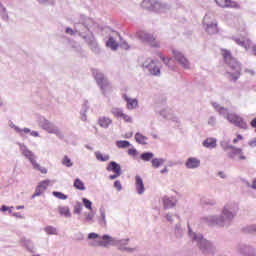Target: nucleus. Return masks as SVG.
<instances>
[{
    "instance_id": "1",
    "label": "nucleus",
    "mask_w": 256,
    "mask_h": 256,
    "mask_svg": "<svg viewBox=\"0 0 256 256\" xmlns=\"http://www.w3.org/2000/svg\"><path fill=\"white\" fill-rule=\"evenodd\" d=\"M221 55L225 63H227V65H229L231 69L235 71L234 74H230V77H232V81H237V79L241 77V65H239V62H237V60L233 57L231 51L227 49H222Z\"/></svg>"
},
{
    "instance_id": "2",
    "label": "nucleus",
    "mask_w": 256,
    "mask_h": 256,
    "mask_svg": "<svg viewBox=\"0 0 256 256\" xmlns=\"http://www.w3.org/2000/svg\"><path fill=\"white\" fill-rule=\"evenodd\" d=\"M93 75L95 81L97 82V85L100 86L102 93H107V91H111V83H109V80L105 78V75H103V73L94 70Z\"/></svg>"
},
{
    "instance_id": "3",
    "label": "nucleus",
    "mask_w": 256,
    "mask_h": 256,
    "mask_svg": "<svg viewBox=\"0 0 256 256\" xmlns=\"http://www.w3.org/2000/svg\"><path fill=\"white\" fill-rule=\"evenodd\" d=\"M22 155H24V157L30 161L33 169H36V171H40V173H42L43 175H47V168L41 167V165L37 163V160H35V154H33V152H31L27 148H23Z\"/></svg>"
},
{
    "instance_id": "4",
    "label": "nucleus",
    "mask_w": 256,
    "mask_h": 256,
    "mask_svg": "<svg viewBox=\"0 0 256 256\" xmlns=\"http://www.w3.org/2000/svg\"><path fill=\"white\" fill-rule=\"evenodd\" d=\"M227 119L229 123H232L233 125H235V127H238L239 129H243L244 131L249 129V125L247 124L245 119L237 114L230 113L227 115Z\"/></svg>"
},
{
    "instance_id": "5",
    "label": "nucleus",
    "mask_w": 256,
    "mask_h": 256,
    "mask_svg": "<svg viewBox=\"0 0 256 256\" xmlns=\"http://www.w3.org/2000/svg\"><path fill=\"white\" fill-rule=\"evenodd\" d=\"M143 67L149 69L152 75H159L161 73V65L159 61L148 58L144 63Z\"/></svg>"
},
{
    "instance_id": "6",
    "label": "nucleus",
    "mask_w": 256,
    "mask_h": 256,
    "mask_svg": "<svg viewBox=\"0 0 256 256\" xmlns=\"http://www.w3.org/2000/svg\"><path fill=\"white\" fill-rule=\"evenodd\" d=\"M40 127L45 131H48L49 133L57 135V137H63L61 130H59V128H57L55 125L50 123L49 120L47 119H43L40 121Z\"/></svg>"
},
{
    "instance_id": "7",
    "label": "nucleus",
    "mask_w": 256,
    "mask_h": 256,
    "mask_svg": "<svg viewBox=\"0 0 256 256\" xmlns=\"http://www.w3.org/2000/svg\"><path fill=\"white\" fill-rule=\"evenodd\" d=\"M215 3L218 7H222L223 9H239V3L233 0H215Z\"/></svg>"
},
{
    "instance_id": "8",
    "label": "nucleus",
    "mask_w": 256,
    "mask_h": 256,
    "mask_svg": "<svg viewBox=\"0 0 256 256\" xmlns=\"http://www.w3.org/2000/svg\"><path fill=\"white\" fill-rule=\"evenodd\" d=\"M174 59L183 67L184 69H189L190 63L189 60L186 59V57L183 55V53L178 51H173Z\"/></svg>"
},
{
    "instance_id": "9",
    "label": "nucleus",
    "mask_w": 256,
    "mask_h": 256,
    "mask_svg": "<svg viewBox=\"0 0 256 256\" xmlns=\"http://www.w3.org/2000/svg\"><path fill=\"white\" fill-rule=\"evenodd\" d=\"M49 183L51 181L49 180H43L41 181L38 186L36 187L35 193L32 195V198L35 199V197H40V195H43V193L47 190L49 187Z\"/></svg>"
},
{
    "instance_id": "10",
    "label": "nucleus",
    "mask_w": 256,
    "mask_h": 256,
    "mask_svg": "<svg viewBox=\"0 0 256 256\" xmlns=\"http://www.w3.org/2000/svg\"><path fill=\"white\" fill-rule=\"evenodd\" d=\"M140 37L144 43H148V45H151L152 47H159V41H157L153 35L142 33Z\"/></svg>"
},
{
    "instance_id": "11",
    "label": "nucleus",
    "mask_w": 256,
    "mask_h": 256,
    "mask_svg": "<svg viewBox=\"0 0 256 256\" xmlns=\"http://www.w3.org/2000/svg\"><path fill=\"white\" fill-rule=\"evenodd\" d=\"M235 156H238L240 161H245V159H247V156L245 154H243V149L237 148V147L234 148V151H231L228 153V157L230 159H234Z\"/></svg>"
},
{
    "instance_id": "12",
    "label": "nucleus",
    "mask_w": 256,
    "mask_h": 256,
    "mask_svg": "<svg viewBox=\"0 0 256 256\" xmlns=\"http://www.w3.org/2000/svg\"><path fill=\"white\" fill-rule=\"evenodd\" d=\"M135 187L138 195H143V193H145V184L143 183V178L139 175H136L135 177Z\"/></svg>"
},
{
    "instance_id": "13",
    "label": "nucleus",
    "mask_w": 256,
    "mask_h": 256,
    "mask_svg": "<svg viewBox=\"0 0 256 256\" xmlns=\"http://www.w3.org/2000/svg\"><path fill=\"white\" fill-rule=\"evenodd\" d=\"M113 123V120L111 118L106 117V116H101L98 118V125L102 127V129H107L109 128V125Z\"/></svg>"
},
{
    "instance_id": "14",
    "label": "nucleus",
    "mask_w": 256,
    "mask_h": 256,
    "mask_svg": "<svg viewBox=\"0 0 256 256\" xmlns=\"http://www.w3.org/2000/svg\"><path fill=\"white\" fill-rule=\"evenodd\" d=\"M162 201H163L164 209H173V207L177 205V200H175L174 198H169L167 196H164Z\"/></svg>"
},
{
    "instance_id": "15",
    "label": "nucleus",
    "mask_w": 256,
    "mask_h": 256,
    "mask_svg": "<svg viewBox=\"0 0 256 256\" xmlns=\"http://www.w3.org/2000/svg\"><path fill=\"white\" fill-rule=\"evenodd\" d=\"M199 165H201V160L193 157H190L186 162L187 169H197Z\"/></svg>"
},
{
    "instance_id": "16",
    "label": "nucleus",
    "mask_w": 256,
    "mask_h": 256,
    "mask_svg": "<svg viewBox=\"0 0 256 256\" xmlns=\"http://www.w3.org/2000/svg\"><path fill=\"white\" fill-rule=\"evenodd\" d=\"M123 99L126 101L127 109L129 110L135 109L139 105L137 99L128 98L125 94L123 95Z\"/></svg>"
},
{
    "instance_id": "17",
    "label": "nucleus",
    "mask_w": 256,
    "mask_h": 256,
    "mask_svg": "<svg viewBox=\"0 0 256 256\" xmlns=\"http://www.w3.org/2000/svg\"><path fill=\"white\" fill-rule=\"evenodd\" d=\"M203 146L207 147L208 149H215V147H217V139L207 138L206 140H204Z\"/></svg>"
},
{
    "instance_id": "18",
    "label": "nucleus",
    "mask_w": 256,
    "mask_h": 256,
    "mask_svg": "<svg viewBox=\"0 0 256 256\" xmlns=\"http://www.w3.org/2000/svg\"><path fill=\"white\" fill-rule=\"evenodd\" d=\"M107 171H112L113 173L121 174V166L117 162H110L107 166Z\"/></svg>"
},
{
    "instance_id": "19",
    "label": "nucleus",
    "mask_w": 256,
    "mask_h": 256,
    "mask_svg": "<svg viewBox=\"0 0 256 256\" xmlns=\"http://www.w3.org/2000/svg\"><path fill=\"white\" fill-rule=\"evenodd\" d=\"M206 31L209 35H215L219 33V28L217 27V23H211L206 25Z\"/></svg>"
},
{
    "instance_id": "20",
    "label": "nucleus",
    "mask_w": 256,
    "mask_h": 256,
    "mask_svg": "<svg viewBox=\"0 0 256 256\" xmlns=\"http://www.w3.org/2000/svg\"><path fill=\"white\" fill-rule=\"evenodd\" d=\"M135 140L137 143H139L140 145H147V141H148V138L147 136L137 132L135 134Z\"/></svg>"
},
{
    "instance_id": "21",
    "label": "nucleus",
    "mask_w": 256,
    "mask_h": 256,
    "mask_svg": "<svg viewBox=\"0 0 256 256\" xmlns=\"http://www.w3.org/2000/svg\"><path fill=\"white\" fill-rule=\"evenodd\" d=\"M58 212L63 217H71V210H69V207H67V206H59Z\"/></svg>"
},
{
    "instance_id": "22",
    "label": "nucleus",
    "mask_w": 256,
    "mask_h": 256,
    "mask_svg": "<svg viewBox=\"0 0 256 256\" xmlns=\"http://www.w3.org/2000/svg\"><path fill=\"white\" fill-rule=\"evenodd\" d=\"M106 46L110 47L113 51H116L117 47H119V44L113 39V37H110L108 41L106 42Z\"/></svg>"
},
{
    "instance_id": "23",
    "label": "nucleus",
    "mask_w": 256,
    "mask_h": 256,
    "mask_svg": "<svg viewBox=\"0 0 256 256\" xmlns=\"http://www.w3.org/2000/svg\"><path fill=\"white\" fill-rule=\"evenodd\" d=\"M165 163V160L163 158H154L152 159V167L155 169L161 167Z\"/></svg>"
},
{
    "instance_id": "24",
    "label": "nucleus",
    "mask_w": 256,
    "mask_h": 256,
    "mask_svg": "<svg viewBox=\"0 0 256 256\" xmlns=\"http://www.w3.org/2000/svg\"><path fill=\"white\" fill-rule=\"evenodd\" d=\"M74 187L75 189H78L79 191H85V183H83V181H81V179L77 178L74 181Z\"/></svg>"
},
{
    "instance_id": "25",
    "label": "nucleus",
    "mask_w": 256,
    "mask_h": 256,
    "mask_svg": "<svg viewBox=\"0 0 256 256\" xmlns=\"http://www.w3.org/2000/svg\"><path fill=\"white\" fill-rule=\"evenodd\" d=\"M220 145H221L223 151H229V150L235 151V148H236L235 146L230 145V143L227 141H222L220 143Z\"/></svg>"
},
{
    "instance_id": "26",
    "label": "nucleus",
    "mask_w": 256,
    "mask_h": 256,
    "mask_svg": "<svg viewBox=\"0 0 256 256\" xmlns=\"http://www.w3.org/2000/svg\"><path fill=\"white\" fill-rule=\"evenodd\" d=\"M131 143H129V141L127 140H120L117 142V147H119V149H127V147H130Z\"/></svg>"
},
{
    "instance_id": "27",
    "label": "nucleus",
    "mask_w": 256,
    "mask_h": 256,
    "mask_svg": "<svg viewBox=\"0 0 256 256\" xmlns=\"http://www.w3.org/2000/svg\"><path fill=\"white\" fill-rule=\"evenodd\" d=\"M153 157H154L153 152H145V153L141 154V156H140L142 161H151V159H153Z\"/></svg>"
},
{
    "instance_id": "28",
    "label": "nucleus",
    "mask_w": 256,
    "mask_h": 256,
    "mask_svg": "<svg viewBox=\"0 0 256 256\" xmlns=\"http://www.w3.org/2000/svg\"><path fill=\"white\" fill-rule=\"evenodd\" d=\"M44 231L47 233V235H57V228L53 226H46Z\"/></svg>"
},
{
    "instance_id": "29",
    "label": "nucleus",
    "mask_w": 256,
    "mask_h": 256,
    "mask_svg": "<svg viewBox=\"0 0 256 256\" xmlns=\"http://www.w3.org/2000/svg\"><path fill=\"white\" fill-rule=\"evenodd\" d=\"M95 155L98 161H109V155L107 154L103 155L101 152H96Z\"/></svg>"
},
{
    "instance_id": "30",
    "label": "nucleus",
    "mask_w": 256,
    "mask_h": 256,
    "mask_svg": "<svg viewBox=\"0 0 256 256\" xmlns=\"http://www.w3.org/2000/svg\"><path fill=\"white\" fill-rule=\"evenodd\" d=\"M52 195L54 197H56L57 199H61L62 201H65L68 199V196L63 194V192L54 191V192H52Z\"/></svg>"
},
{
    "instance_id": "31",
    "label": "nucleus",
    "mask_w": 256,
    "mask_h": 256,
    "mask_svg": "<svg viewBox=\"0 0 256 256\" xmlns=\"http://www.w3.org/2000/svg\"><path fill=\"white\" fill-rule=\"evenodd\" d=\"M90 49L94 52H97L99 51V44L97 43L96 40H91L89 43H88Z\"/></svg>"
},
{
    "instance_id": "32",
    "label": "nucleus",
    "mask_w": 256,
    "mask_h": 256,
    "mask_svg": "<svg viewBox=\"0 0 256 256\" xmlns=\"http://www.w3.org/2000/svg\"><path fill=\"white\" fill-rule=\"evenodd\" d=\"M111 113L112 115H114V117L119 119L123 115V110H121L120 108H112Z\"/></svg>"
},
{
    "instance_id": "33",
    "label": "nucleus",
    "mask_w": 256,
    "mask_h": 256,
    "mask_svg": "<svg viewBox=\"0 0 256 256\" xmlns=\"http://www.w3.org/2000/svg\"><path fill=\"white\" fill-rule=\"evenodd\" d=\"M62 164L65 165V167H73V162H71L69 156H64Z\"/></svg>"
},
{
    "instance_id": "34",
    "label": "nucleus",
    "mask_w": 256,
    "mask_h": 256,
    "mask_svg": "<svg viewBox=\"0 0 256 256\" xmlns=\"http://www.w3.org/2000/svg\"><path fill=\"white\" fill-rule=\"evenodd\" d=\"M82 201H83L84 207H86V209H89V211H93V207H92L93 203L90 200H88L87 198H83Z\"/></svg>"
},
{
    "instance_id": "35",
    "label": "nucleus",
    "mask_w": 256,
    "mask_h": 256,
    "mask_svg": "<svg viewBox=\"0 0 256 256\" xmlns=\"http://www.w3.org/2000/svg\"><path fill=\"white\" fill-rule=\"evenodd\" d=\"M238 45H242L245 49H249L251 47V40L247 39L241 42H237Z\"/></svg>"
},
{
    "instance_id": "36",
    "label": "nucleus",
    "mask_w": 256,
    "mask_h": 256,
    "mask_svg": "<svg viewBox=\"0 0 256 256\" xmlns=\"http://www.w3.org/2000/svg\"><path fill=\"white\" fill-rule=\"evenodd\" d=\"M120 119H123L125 123H132L133 121V118H131V116L127 115L126 113H122V115L120 116Z\"/></svg>"
},
{
    "instance_id": "37",
    "label": "nucleus",
    "mask_w": 256,
    "mask_h": 256,
    "mask_svg": "<svg viewBox=\"0 0 256 256\" xmlns=\"http://www.w3.org/2000/svg\"><path fill=\"white\" fill-rule=\"evenodd\" d=\"M156 57H160V59H161L166 65H169V62L171 61V58H165V57H163V54H161V52L156 53Z\"/></svg>"
},
{
    "instance_id": "38",
    "label": "nucleus",
    "mask_w": 256,
    "mask_h": 256,
    "mask_svg": "<svg viewBox=\"0 0 256 256\" xmlns=\"http://www.w3.org/2000/svg\"><path fill=\"white\" fill-rule=\"evenodd\" d=\"M15 130L21 135V137H23V133H31L29 128L20 129L19 127H15Z\"/></svg>"
},
{
    "instance_id": "39",
    "label": "nucleus",
    "mask_w": 256,
    "mask_h": 256,
    "mask_svg": "<svg viewBox=\"0 0 256 256\" xmlns=\"http://www.w3.org/2000/svg\"><path fill=\"white\" fill-rule=\"evenodd\" d=\"M22 243L27 247V249L33 251V244L31 243V240H24L22 241Z\"/></svg>"
},
{
    "instance_id": "40",
    "label": "nucleus",
    "mask_w": 256,
    "mask_h": 256,
    "mask_svg": "<svg viewBox=\"0 0 256 256\" xmlns=\"http://www.w3.org/2000/svg\"><path fill=\"white\" fill-rule=\"evenodd\" d=\"M114 187H115V189H117V191H121L123 189V187L121 186V181H119V180H116L114 182Z\"/></svg>"
},
{
    "instance_id": "41",
    "label": "nucleus",
    "mask_w": 256,
    "mask_h": 256,
    "mask_svg": "<svg viewBox=\"0 0 256 256\" xmlns=\"http://www.w3.org/2000/svg\"><path fill=\"white\" fill-rule=\"evenodd\" d=\"M239 141H243V135H241V134H238L237 137L233 139L234 145H237V143H239Z\"/></svg>"
},
{
    "instance_id": "42",
    "label": "nucleus",
    "mask_w": 256,
    "mask_h": 256,
    "mask_svg": "<svg viewBox=\"0 0 256 256\" xmlns=\"http://www.w3.org/2000/svg\"><path fill=\"white\" fill-rule=\"evenodd\" d=\"M128 154H130L132 157H135V155H137V150L134 148H131L128 150Z\"/></svg>"
},
{
    "instance_id": "43",
    "label": "nucleus",
    "mask_w": 256,
    "mask_h": 256,
    "mask_svg": "<svg viewBox=\"0 0 256 256\" xmlns=\"http://www.w3.org/2000/svg\"><path fill=\"white\" fill-rule=\"evenodd\" d=\"M117 177H121V173H114V175L109 176V179L113 181L114 179H117Z\"/></svg>"
},
{
    "instance_id": "44",
    "label": "nucleus",
    "mask_w": 256,
    "mask_h": 256,
    "mask_svg": "<svg viewBox=\"0 0 256 256\" xmlns=\"http://www.w3.org/2000/svg\"><path fill=\"white\" fill-rule=\"evenodd\" d=\"M248 145L250 147H256V138H253L252 140L249 141Z\"/></svg>"
},
{
    "instance_id": "45",
    "label": "nucleus",
    "mask_w": 256,
    "mask_h": 256,
    "mask_svg": "<svg viewBox=\"0 0 256 256\" xmlns=\"http://www.w3.org/2000/svg\"><path fill=\"white\" fill-rule=\"evenodd\" d=\"M223 213L226 217H228L229 219H231V213L229 212V210L227 208H224Z\"/></svg>"
},
{
    "instance_id": "46",
    "label": "nucleus",
    "mask_w": 256,
    "mask_h": 256,
    "mask_svg": "<svg viewBox=\"0 0 256 256\" xmlns=\"http://www.w3.org/2000/svg\"><path fill=\"white\" fill-rule=\"evenodd\" d=\"M97 237H99V235L96 234V233H90V234L88 235V239H97Z\"/></svg>"
},
{
    "instance_id": "47",
    "label": "nucleus",
    "mask_w": 256,
    "mask_h": 256,
    "mask_svg": "<svg viewBox=\"0 0 256 256\" xmlns=\"http://www.w3.org/2000/svg\"><path fill=\"white\" fill-rule=\"evenodd\" d=\"M147 5H151V1H149V0H144V1L142 2V7H147Z\"/></svg>"
},
{
    "instance_id": "48",
    "label": "nucleus",
    "mask_w": 256,
    "mask_h": 256,
    "mask_svg": "<svg viewBox=\"0 0 256 256\" xmlns=\"http://www.w3.org/2000/svg\"><path fill=\"white\" fill-rule=\"evenodd\" d=\"M251 127H253L254 129H256V118H254L251 122H250Z\"/></svg>"
},
{
    "instance_id": "49",
    "label": "nucleus",
    "mask_w": 256,
    "mask_h": 256,
    "mask_svg": "<svg viewBox=\"0 0 256 256\" xmlns=\"http://www.w3.org/2000/svg\"><path fill=\"white\" fill-rule=\"evenodd\" d=\"M66 33H68V35H73L74 31L71 28H66Z\"/></svg>"
},
{
    "instance_id": "50",
    "label": "nucleus",
    "mask_w": 256,
    "mask_h": 256,
    "mask_svg": "<svg viewBox=\"0 0 256 256\" xmlns=\"http://www.w3.org/2000/svg\"><path fill=\"white\" fill-rule=\"evenodd\" d=\"M203 245H209V242H207V241H205V240H204V241H201V242H200V248H201V249H203Z\"/></svg>"
},
{
    "instance_id": "51",
    "label": "nucleus",
    "mask_w": 256,
    "mask_h": 256,
    "mask_svg": "<svg viewBox=\"0 0 256 256\" xmlns=\"http://www.w3.org/2000/svg\"><path fill=\"white\" fill-rule=\"evenodd\" d=\"M31 135L32 137H39V133L35 131L31 132Z\"/></svg>"
},
{
    "instance_id": "52",
    "label": "nucleus",
    "mask_w": 256,
    "mask_h": 256,
    "mask_svg": "<svg viewBox=\"0 0 256 256\" xmlns=\"http://www.w3.org/2000/svg\"><path fill=\"white\" fill-rule=\"evenodd\" d=\"M218 175L222 178V179H225V173L224 172H219Z\"/></svg>"
},
{
    "instance_id": "53",
    "label": "nucleus",
    "mask_w": 256,
    "mask_h": 256,
    "mask_svg": "<svg viewBox=\"0 0 256 256\" xmlns=\"http://www.w3.org/2000/svg\"><path fill=\"white\" fill-rule=\"evenodd\" d=\"M1 211H9V207H7V206H2V207H1Z\"/></svg>"
},
{
    "instance_id": "54",
    "label": "nucleus",
    "mask_w": 256,
    "mask_h": 256,
    "mask_svg": "<svg viewBox=\"0 0 256 256\" xmlns=\"http://www.w3.org/2000/svg\"><path fill=\"white\" fill-rule=\"evenodd\" d=\"M74 213H81V207L75 208Z\"/></svg>"
},
{
    "instance_id": "55",
    "label": "nucleus",
    "mask_w": 256,
    "mask_h": 256,
    "mask_svg": "<svg viewBox=\"0 0 256 256\" xmlns=\"http://www.w3.org/2000/svg\"><path fill=\"white\" fill-rule=\"evenodd\" d=\"M246 73H250L251 75L255 74V72H253V70H246Z\"/></svg>"
},
{
    "instance_id": "56",
    "label": "nucleus",
    "mask_w": 256,
    "mask_h": 256,
    "mask_svg": "<svg viewBox=\"0 0 256 256\" xmlns=\"http://www.w3.org/2000/svg\"><path fill=\"white\" fill-rule=\"evenodd\" d=\"M252 187H253V189H256V179L253 181Z\"/></svg>"
},
{
    "instance_id": "57",
    "label": "nucleus",
    "mask_w": 256,
    "mask_h": 256,
    "mask_svg": "<svg viewBox=\"0 0 256 256\" xmlns=\"http://www.w3.org/2000/svg\"><path fill=\"white\" fill-rule=\"evenodd\" d=\"M103 239H104V240H109V239H111V237H109V236H107V235H104V236H103Z\"/></svg>"
},
{
    "instance_id": "58",
    "label": "nucleus",
    "mask_w": 256,
    "mask_h": 256,
    "mask_svg": "<svg viewBox=\"0 0 256 256\" xmlns=\"http://www.w3.org/2000/svg\"><path fill=\"white\" fill-rule=\"evenodd\" d=\"M167 171H168L167 168H164L161 170V173H167Z\"/></svg>"
},
{
    "instance_id": "59",
    "label": "nucleus",
    "mask_w": 256,
    "mask_h": 256,
    "mask_svg": "<svg viewBox=\"0 0 256 256\" xmlns=\"http://www.w3.org/2000/svg\"><path fill=\"white\" fill-rule=\"evenodd\" d=\"M168 221H171V216L167 215Z\"/></svg>"
},
{
    "instance_id": "60",
    "label": "nucleus",
    "mask_w": 256,
    "mask_h": 256,
    "mask_svg": "<svg viewBox=\"0 0 256 256\" xmlns=\"http://www.w3.org/2000/svg\"><path fill=\"white\" fill-rule=\"evenodd\" d=\"M0 105H1V101H0Z\"/></svg>"
}]
</instances>
